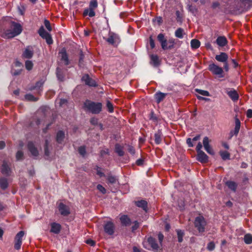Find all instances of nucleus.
I'll return each mask as SVG.
<instances>
[{"label": "nucleus", "instance_id": "1", "mask_svg": "<svg viewBox=\"0 0 252 252\" xmlns=\"http://www.w3.org/2000/svg\"><path fill=\"white\" fill-rule=\"evenodd\" d=\"M9 29L4 30L0 33V36L5 39L12 38L20 34L22 31V26L15 22L10 23Z\"/></svg>", "mask_w": 252, "mask_h": 252}, {"label": "nucleus", "instance_id": "2", "mask_svg": "<svg viewBox=\"0 0 252 252\" xmlns=\"http://www.w3.org/2000/svg\"><path fill=\"white\" fill-rule=\"evenodd\" d=\"M84 107L85 109L92 114H98L102 111V104L100 102L86 100L84 103Z\"/></svg>", "mask_w": 252, "mask_h": 252}, {"label": "nucleus", "instance_id": "3", "mask_svg": "<svg viewBox=\"0 0 252 252\" xmlns=\"http://www.w3.org/2000/svg\"><path fill=\"white\" fill-rule=\"evenodd\" d=\"M157 39L160 43L161 48L163 50L171 49L174 48L175 44L174 39L170 38L168 40H167L163 33H159L157 36Z\"/></svg>", "mask_w": 252, "mask_h": 252}, {"label": "nucleus", "instance_id": "4", "mask_svg": "<svg viewBox=\"0 0 252 252\" xmlns=\"http://www.w3.org/2000/svg\"><path fill=\"white\" fill-rule=\"evenodd\" d=\"M145 248L148 250H152L154 252H161V249L157 244L155 238L150 237H149L146 242L143 243Z\"/></svg>", "mask_w": 252, "mask_h": 252}, {"label": "nucleus", "instance_id": "5", "mask_svg": "<svg viewBox=\"0 0 252 252\" xmlns=\"http://www.w3.org/2000/svg\"><path fill=\"white\" fill-rule=\"evenodd\" d=\"M194 224L195 227L198 230L199 232L202 233L205 231L207 222L202 216H199L195 219Z\"/></svg>", "mask_w": 252, "mask_h": 252}, {"label": "nucleus", "instance_id": "6", "mask_svg": "<svg viewBox=\"0 0 252 252\" xmlns=\"http://www.w3.org/2000/svg\"><path fill=\"white\" fill-rule=\"evenodd\" d=\"M208 70L211 71L213 74L217 75L219 77H223V68L214 63H211L209 65Z\"/></svg>", "mask_w": 252, "mask_h": 252}, {"label": "nucleus", "instance_id": "7", "mask_svg": "<svg viewBox=\"0 0 252 252\" xmlns=\"http://www.w3.org/2000/svg\"><path fill=\"white\" fill-rule=\"evenodd\" d=\"M24 235V231H20L16 235L14 239V247L15 250H19L21 249Z\"/></svg>", "mask_w": 252, "mask_h": 252}, {"label": "nucleus", "instance_id": "8", "mask_svg": "<svg viewBox=\"0 0 252 252\" xmlns=\"http://www.w3.org/2000/svg\"><path fill=\"white\" fill-rule=\"evenodd\" d=\"M108 37L106 39V41L113 46H117L120 42L119 35L114 32H109Z\"/></svg>", "mask_w": 252, "mask_h": 252}, {"label": "nucleus", "instance_id": "9", "mask_svg": "<svg viewBox=\"0 0 252 252\" xmlns=\"http://www.w3.org/2000/svg\"><path fill=\"white\" fill-rule=\"evenodd\" d=\"M39 35L46 40L47 43L50 45L53 43V40L51 35L47 32L43 27H41L38 31Z\"/></svg>", "mask_w": 252, "mask_h": 252}, {"label": "nucleus", "instance_id": "10", "mask_svg": "<svg viewBox=\"0 0 252 252\" xmlns=\"http://www.w3.org/2000/svg\"><path fill=\"white\" fill-rule=\"evenodd\" d=\"M115 226L111 221L107 222L104 226V230L106 233L108 235H113L114 233Z\"/></svg>", "mask_w": 252, "mask_h": 252}, {"label": "nucleus", "instance_id": "11", "mask_svg": "<svg viewBox=\"0 0 252 252\" xmlns=\"http://www.w3.org/2000/svg\"><path fill=\"white\" fill-rule=\"evenodd\" d=\"M1 172L2 174L7 176L11 175V170L10 168V164L6 161H3L1 168Z\"/></svg>", "mask_w": 252, "mask_h": 252}, {"label": "nucleus", "instance_id": "12", "mask_svg": "<svg viewBox=\"0 0 252 252\" xmlns=\"http://www.w3.org/2000/svg\"><path fill=\"white\" fill-rule=\"evenodd\" d=\"M210 140L207 136L205 137L203 140V144L205 150L210 155H214V152L209 144Z\"/></svg>", "mask_w": 252, "mask_h": 252}, {"label": "nucleus", "instance_id": "13", "mask_svg": "<svg viewBox=\"0 0 252 252\" xmlns=\"http://www.w3.org/2000/svg\"><path fill=\"white\" fill-rule=\"evenodd\" d=\"M33 55V49L31 46H27L22 54V58L30 59Z\"/></svg>", "mask_w": 252, "mask_h": 252}, {"label": "nucleus", "instance_id": "14", "mask_svg": "<svg viewBox=\"0 0 252 252\" xmlns=\"http://www.w3.org/2000/svg\"><path fill=\"white\" fill-rule=\"evenodd\" d=\"M82 80L84 81L86 85L90 87H95L96 84L95 81L90 77L88 74L84 75L82 78Z\"/></svg>", "mask_w": 252, "mask_h": 252}, {"label": "nucleus", "instance_id": "15", "mask_svg": "<svg viewBox=\"0 0 252 252\" xmlns=\"http://www.w3.org/2000/svg\"><path fill=\"white\" fill-rule=\"evenodd\" d=\"M235 126L234 129L233 130H231L230 132V133H229L230 138H231L234 135H237L239 132L240 126H241V123H240V121L239 120V119H238L237 118H236L235 120Z\"/></svg>", "mask_w": 252, "mask_h": 252}, {"label": "nucleus", "instance_id": "16", "mask_svg": "<svg viewBox=\"0 0 252 252\" xmlns=\"http://www.w3.org/2000/svg\"><path fill=\"white\" fill-rule=\"evenodd\" d=\"M196 159L202 163H205L208 161V157L203 152L197 153Z\"/></svg>", "mask_w": 252, "mask_h": 252}, {"label": "nucleus", "instance_id": "17", "mask_svg": "<svg viewBox=\"0 0 252 252\" xmlns=\"http://www.w3.org/2000/svg\"><path fill=\"white\" fill-rule=\"evenodd\" d=\"M59 210L61 214L63 216H68L70 214L69 207L63 203H60Z\"/></svg>", "mask_w": 252, "mask_h": 252}, {"label": "nucleus", "instance_id": "18", "mask_svg": "<svg viewBox=\"0 0 252 252\" xmlns=\"http://www.w3.org/2000/svg\"><path fill=\"white\" fill-rule=\"evenodd\" d=\"M61 56V60L64 62L65 65H67L69 64L68 56L65 48H63L59 52Z\"/></svg>", "mask_w": 252, "mask_h": 252}, {"label": "nucleus", "instance_id": "19", "mask_svg": "<svg viewBox=\"0 0 252 252\" xmlns=\"http://www.w3.org/2000/svg\"><path fill=\"white\" fill-rule=\"evenodd\" d=\"M28 148L33 156L37 157L38 155V151L32 142H28Z\"/></svg>", "mask_w": 252, "mask_h": 252}, {"label": "nucleus", "instance_id": "20", "mask_svg": "<svg viewBox=\"0 0 252 252\" xmlns=\"http://www.w3.org/2000/svg\"><path fill=\"white\" fill-rule=\"evenodd\" d=\"M228 56L227 54L224 52H221L220 55L215 56V59L220 62L225 63L227 62Z\"/></svg>", "mask_w": 252, "mask_h": 252}, {"label": "nucleus", "instance_id": "21", "mask_svg": "<svg viewBox=\"0 0 252 252\" xmlns=\"http://www.w3.org/2000/svg\"><path fill=\"white\" fill-rule=\"evenodd\" d=\"M50 231L55 234H59L61 230V225L58 223L53 222L51 224Z\"/></svg>", "mask_w": 252, "mask_h": 252}, {"label": "nucleus", "instance_id": "22", "mask_svg": "<svg viewBox=\"0 0 252 252\" xmlns=\"http://www.w3.org/2000/svg\"><path fill=\"white\" fill-rule=\"evenodd\" d=\"M227 42V39L223 36H219L216 40L217 44L220 47L225 46Z\"/></svg>", "mask_w": 252, "mask_h": 252}, {"label": "nucleus", "instance_id": "23", "mask_svg": "<svg viewBox=\"0 0 252 252\" xmlns=\"http://www.w3.org/2000/svg\"><path fill=\"white\" fill-rule=\"evenodd\" d=\"M167 94L162 93L160 92L157 93L155 94V98L156 100V102L158 103H159L161 101H162L165 98Z\"/></svg>", "mask_w": 252, "mask_h": 252}, {"label": "nucleus", "instance_id": "24", "mask_svg": "<svg viewBox=\"0 0 252 252\" xmlns=\"http://www.w3.org/2000/svg\"><path fill=\"white\" fill-rule=\"evenodd\" d=\"M227 94L234 101H237L239 99V94L237 91L234 90L228 92Z\"/></svg>", "mask_w": 252, "mask_h": 252}, {"label": "nucleus", "instance_id": "25", "mask_svg": "<svg viewBox=\"0 0 252 252\" xmlns=\"http://www.w3.org/2000/svg\"><path fill=\"white\" fill-rule=\"evenodd\" d=\"M225 185L232 191L235 192L237 188V184L234 181H228L226 182Z\"/></svg>", "mask_w": 252, "mask_h": 252}, {"label": "nucleus", "instance_id": "26", "mask_svg": "<svg viewBox=\"0 0 252 252\" xmlns=\"http://www.w3.org/2000/svg\"><path fill=\"white\" fill-rule=\"evenodd\" d=\"M64 132L62 130H60L57 133L56 141L58 143H62L64 139Z\"/></svg>", "mask_w": 252, "mask_h": 252}, {"label": "nucleus", "instance_id": "27", "mask_svg": "<svg viewBox=\"0 0 252 252\" xmlns=\"http://www.w3.org/2000/svg\"><path fill=\"white\" fill-rule=\"evenodd\" d=\"M151 63L155 66H158L159 64L158 57L156 55H152L150 56Z\"/></svg>", "mask_w": 252, "mask_h": 252}, {"label": "nucleus", "instance_id": "28", "mask_svg": "<svg viewBox=\"0 0 252 252\" xmlns=\"http://www.w3.org/2000/svg\"><path fill=\"white\" fill-rule=\"evenodd\" d=\"M120 219L121 223L123 225L126 226V225H129L131 222L130 219L126 215L122 216V217H121Z\"/></svg>", "mask_w": 252, "mask_h": 252}, {"label": "nucleus", "instance_id": "29", "mask_svg": "<svg viewBox=\"0 0 252 252\" xmlns=\"http://www.w3.org/2000/svg\"><path fill=\"white\" fill-rule=\"evenodd\" d=\"M135 204L138 207L142 208L144 210L147 211V202L146 201L141 200L135 202Z\"/></svg>", "mask_w": 252, "mask_h": 252}, {"label": "nucleus", "instance_id": "30", "mask_svg": "<svg viewBox=\"0 0 252 252\" xmlns=\"http://www.w3.org/2000/svg\"><path fill=\"white\" fill-rule=\"evenodd\" d=\"M162 134L160 130H158L155 134V141L157 144H159L162 141Z\"/></svg>", "mask_w": 252, "mask_h": 252}, {"label": "nucleus", "instance_id": "31", "mask_svg": "<svg viewBox=\"0 0 252 252\" xmlns=\"http://www.w3.org/2000/svg\"><path fill=\"white\" fill-rule=\"evenodd\" d=\"M95 15V13L94 11V9L90 8L85 9L83 13V15L84 17L89 15L90 17H94Z\"/></svg>", "mask_w": 252, "mask_h": 252}, {"label": "nucleus", "instance_id": "32", "mask_svg": "<svg viewBox=\"0 0 252 252\" xmlns=\"http://www.w3.org/2000/svg\"><path fill=\"white\" fill-rule=\"evenodd\" d=\"M7 180L5 178H1L0 179V187L3 190L5 189L8 187Z\"/></svg>", "mask_w": 252, "mask_h": 252}, {"label": "nucleus", "instance_id": "33", "mask_svg": "<svg viewBox=\"0 0 252 252\" xmlns=\"http://www.w3.org/2000/svg\"><path fill=\"white\" fill-rule=\"evenodd\" d=\"M219 154L223 160H225L230 159V154L227 151H220Z\"/></svg>", "mask_w": 252, "mask_h": 252}, {"label": "nucleus", "instance_id": "34", "mask_svg": "<svg viewBox=\"0 0 252 252\" xmlns=\"http://www.w3.org/2000/svg\"><path fill=\"white\" fill-rule=\"evenodd\" d=\"M115 152L119 156L122 157L124 155L123 148L118 144L115 145Z\"/></svg>", "mask_w": 252, "mask_h": 252}, {"label": "nucleus", "instance_id": "35", "mask_svg": "<svg viewBox=\"0 0 252 252\" xmlns=\"http://www.w3.org/2000/svg\"><path fill=\"white\" fill-rule=\"evenodd\" d=\"M191 47L193 49H197L200 46V42L198 39H193L190 42Z\"/></svg>", "mask_w": 252, "mask_h": 252}, {"label": "nucleus", "instance_id": "36", "mask_svg": "<svg viewBox=\"0 0 252 252\" xmlns=\"http://www.w3.org/2000/svg\"><path fill=\"white\" fill-rule=\"evenodd\" d=\"M175 34L176 37L182 38L184 36V30L181 28L177 29L175 31Z\"/></svg>", "mask_w": 252, "mask_h": 252}, {"label": "nucleus", "instance_id": "37", "mask_svg": "<svg viewBox=\"0 0 252 252\" xmlns=\"http://www.w3.org/2000/svg\"><path fill=\"white\" fill-rule=\"evenodd\" d=\"M244 240L246 244H251L252 243V235L250 234H247L244 236Z\"/></svg>", "mask_w": 252, "mask_h": 252}, {"label": "nucleus", "instance_id": "38", "mask_svg": "<svg viewBox=\"0 0 252 252\" xmlns=\"http://www.w3.org/2000/svg\"><path fill=\"white\" fill-rule=\"evenodd\" d=\"M98 6V3L97 0H92L90 2L89 7L90 9H94Z\"/></svg>", "mask_w": 252, "mask_h": 252}, {"label": "nucleus", "instance_id": "39", "mask_svg": "<svg viewBox=\"0 0 252 252\" xmlns=\"http://www.w3.org/2000/svg\"><path fill=\"white\" fill-rule=\"evenodd\" d=\"M106 107L109 113H113L114 112L113 105L109 100H107L106 101Z\"/></svg>", "mask_w": 252, "mask_h": 252}, {"label": "nucleus", "instance_id": "40", "mask_svg": "<svg viewBox=\"0 0 252 252\" xmlns=\"http://www.w3.org/2000/svg\"><path fill=\"white\" fill-rule=\"evenodd\" d=\"M177 235L179 242L181 243L183 241V238L184 235V232L181 230H177Z\"/></svg>", "mask_w": 252, "mask_h": 252}, {"label": "nucleus", "instance_id": "41", "mask_svg": "<svg viewBox=\"0 0 252 252\" xmlns=\"http://www.w3.org/2000/svg\"><path fill=\"white\" fill-rule=\"evenodd\" d=\"M26 68L28 70H31L33 67V63L32 61L27 60L25 62Z\"/></svg>", "mask_w": 252, "mask_h": 252}, {"label": "nucleus", "instance_id": "42", "mask_svg": "<svg viewBox=\"0 0 252 252\" xmlns=\"http://www.w3.org/2000/svg\"><path fill=\"white\" fill-rule=\"evenodd\" d=\"M25 98L29 101H36L38 100V98L34 97L33 95L31 94H28L25 95Z\"/></svg>", "mask_w": 252, "mask_h": 252}, {"label": "nucleus", "instance_id": "43", "mask_svg": "<svg viewBox=\"0 0 252 252\" xmlns=\"http://www.w3.org/2000/svg\"><path fill=\"white\" fill-rule=\"evenodd\" d=\"M195 92L204 96H209L210 94L207 91L202 90L198 89H195Z\"/></svg>", "mask_w": 252, "mask_h": 252}, {"label": "nucleus", "instance_id": "44", "mask_svg": "<svg viewBox=\"0 0 252 252\" xmlns=\"http://www.w3.org/2000/svg\"><path fill=\"white\" fill-rule=\"evenodd\" d=\"M42 85H43L42 82H40V81L37 82H36L35 86L34 87V88H33V89L37 88L38 93L39 94H40L41 93V92L42 91V89H41V88L42 87Z\"/></svg>", "mask_w": 252, "mask_h": 252}, {"label": "nucleus", "instance_id": "45", "mask_svg": "<svg viewBox=\"0 0 252 252\" xmlns=\"http://www.w3.org/2000/svg\"><path fill=\"white\" fill-rule=\"evenodd\" d=\"M176 20L178 22L181 23L182 22L183 16L179 10L176 12Z\"/></svg>", "mask_w": 252, "mask_h": 252}, {"label": "nucleus", "instance_id": "46", "mask_svg": "<svg viewBox=\"0 0 252 252\" xmlns=\"http://www.w3.org/2000/svg\"><path fill=\"white\" fill-rule=\"evenodd\" d=\"M215 248V245L213 242H211L209 243L207 245V249L210 251H213V250H214Z\"/></svg>", "mask_w": 252, "mask_h": 252}, {"label": "nucleus", "instance_id": "47", "mask_svg": "<svg viewBox=\"0 0 252 252\" xmlns=\"http://www.w3.org/2000/svg\"><path fill=\"white\" fill-rule=\"evenodd\" d=\"M78 152L79 154L84 156L86 154V148L84 146H81L78 148Z\"/></svg>", "mask_w": 252, "mask_h": 252}, {"label": "nucleus", "instance_id": "48", "mask_svg": "<svg viewBox=\"0 0 252 252\" xmlns=\"http://www.w3.org/2000/svg\"><path fill=\"white\" fill-rule=\"evenodd\" d=\"M97 189L103 194H105L106 192V189L101 185L99 184L97 186Z\"/></svg>", "mask_w": 252, "mask_h": 252}, {"label": "nucleus", "instance_id": "49", "mask_svg": "<svg viewBox=\"0 0 252 252\" xmlns=\"http://www.w3.org/2000/svg\"><path fill=\"white\" fill-rule=\"evenodd\" d=\"M24 154L22 151H19L17 152L16 157L17 160H20L23 158Z\"/></svg>", "mask_w": 252, "mask_h": 252}, {"label": "nucleus", "instance_id": "50", "mask_svg": "<svg viewBox=\"0 0 252 252\" xmlns=\"http://www.w3.org/2000/svg\"><path fill=\"white\" fill-rule=\"evenodd\" d=\"M48 140L45 141V143L44 145V151H45V155L47 156H48L49 155V151L48 149Z\"/></svg>", "mask_w": 252, "mask_h": 252}, {"label": "nucleus", "instance_id": "51", "mask_svg": "<svg viewBox=\"0 0 252 252\" xmlns=\"http://www.w3.org/2000/svg\"><path fill=\"white\" fill-rule=\"evenodd\" d=\"M44 25H45V27L47 28V29L49 31H51L52 30V28L50 25V22L48 20H44Z\"/></svg>", "mask_w": 252, "mask_h": 252}, {"label": "nucleus", "instance_id": "52", "mask_svg": "<svg viewBox=\"0 0 252 252\" xmlns=\"http://www.w3.org/2000/svg\"><path fill=\"white\" fill-rule=\"evenodd\" d=\"M98 119L95 117H93L90 119V123L94 126H96L98 124Z\"/></svg>", "mask_w": 252, "mask_h": 252}, {"label": "nucleus", "instance_id": "53", "mask_svg": "<svg viewBox=\"0 0 252 252\" xmlns=\"http://www.w3.org/2000/svg\"><path fill=\"white\" fill-rule=\"evenodd\" d=\"M108 182L111 184H114L116 182L117 179L114 176H110L107 179Z\"/></svg>", "mask_w": 252, "mask_h": 252}, {"label": "nucleus", "instance_id": "54", "mask_svg": "<svg viewBox=\"0 0 252 252\" xmlns=\"http://www.w3.org/2000/svg\"><path fill=\"white\" fill-rule=\"evenodd\" d=\"M149 44L152 49H153L155 47L154 40L153 39L151 36L149 38Z\"/></svg>", "mask_w": 252, "mask_h": 252}, {"label": "nucleus", "instance_id": "55", "mask_svg": "<svg viewBox=\"0 0 252 252\" xmlns=\"http://www.w3.org/2000/svg\"><path fill=\"white\" fill-rule=\"evenodd\" d=\"M139 226V222L137 221L134 222V225L132 226V231L136 230Z\"/></svg>", "mask_w": 252, "mask_h": 252}, {"label": "nucleus", "instance_id": "56", "mask_svg": "<svg viewBox=\"0 0 252 252\" xmlns=\"http://www.w3.org/2000/svg\"><path fill=\"white\" fill-rule=\"evenodd\" d=\"M86 243L90 245L91 246H94L95 244V242L92 239H88L86 241Z\"/></svg>", "mask_w": 252, "mask_h": 252}, {"label": "nucleus", "instance_id": "57", "mask_svg": "<svg viewBox=\"0 0 252 252\" xmlns=\"http://www.w3.org/2000/svg\"><path fill=\"white\" fill-rule=\"evenodd\" d=\"M202 148V145L201 142H199L196 146V151L197 153H198L199 152H202L201 148Z\"/></svg>", "mask_w": 252, "mask_h": 252}, {"label": "nucleus", "instance_id": "58", "mask_svg": "<svg viewBox=\"0 0 252 252\" xmlns=\"http://www.w3.org/2000/svg\"><path fill=\"white\" fill-rule=\"evenodd\" d=\"M163 238H164V236H163V234L162 233H159L158 234V239L159 242L160 243V244L161 245L162 244V241L163 240Z\"/></svg>", "mask_w": 252, "mask_h": 252}, {"label": "nucleus", "instance_id": "59", "mask_svg": "<svg viewBox=\"0 0 252 252\" xmlns=\"http://www.w3.org/2000/svg\"><path fill=\"white\" fill-rule=\"evenodd\" d=\"M57 75L60 80L62 81L63 80V76L60 74V69L59 68L57 69Z\"/></svg>", "mask_w": 252, "mask_h": 252}, {"label": "nucleus", "instance_id": "60", "mask_svg": "<svg viewBox=\"0 0 252 252\" xmlns=\"http://www.w3.org/2000/svg\"><path fill=\"white\" fill-rule=\"evenodd\" d=\"M108 154H109L108 149L103 150H101L100 151V155L101 157H103L105 155H108Z\"/></svg>", "mask_w": 252, "mask_h": 252}, {"label": "nucleus", "instance_id": "61", "mask_svg": "<svg viewBox=\"0 0 252 252\" xmlns=\"http://www.w3.org/2000/svg\"><path fill=\"white\" fill-rule=\"evenodd\" d=\"M187 143L189 147H193V144L192 143L191 139L190 138H189L187 139Z\"/></svg>", "mask_w": 252, "mask_h": 252}, {"label": "nucleus", "instance_id": "62", "mask_svg": "<svg viewBox=\"0 0 252 252\" xmlns=\"http://www.w3.org/2000/svg\"><path fill=\"white\" fill-rule=\"evenodd\" d=\"M96 171L97 174L99 175L100 177H102L104 176V173L100 171V168H99V167H97Z\"/></svg>", "mask_w": 252, "mask_h": 252}, {"label": "nucleus", "instance_id": "63", "mask_svg": "<svg viewBox=\"0 0 252 252\" xmlns=\"http://www.w3.org/2000/svg\"><path fill=\"white\" fill-rule=\"evenodd\" d=\"M136 164L138 166H140L143 164L144 160L142 158L138 159L136 160Z\"/></svg>", "mask_w": 252, "mask_h": 252}, {"label": "nucleus", "instance_id": "64", "mask_svg": "<svg viewBox=\"0 0 252 252\" xmlns=\"http://www.w3.org/2000/svg\"><path fill=\"white\" fill-rule=\"evenodd\" d=\"M247 117L249 118H252V110L249 109L247 112Z\"/></svg>", "mask_w": 252, "mask_h": 252}]
</instances>
